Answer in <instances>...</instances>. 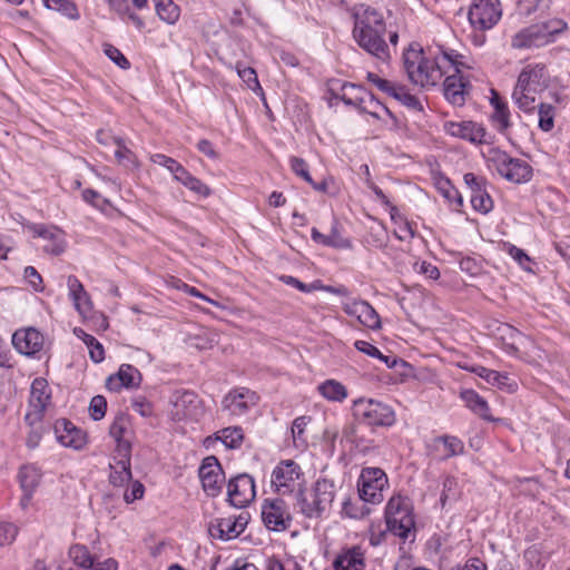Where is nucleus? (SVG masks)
<instances>
[{
    "label": "nucleus",
    "instance_id": "nucleus-1",
    "mask_svg": "<svg viewBox=\"0 0 570 570\" xmlns=\"http://www.w3.org/2000/svg\"><path fill=\"white\" fill-rule=\"evenodd\" d=\"M403 66L409 80L422 88L436 86L451 70L471 68L466 57L453 49L438 47L424 51L419 43H411L403 52Z\"/></svg>",
    "mask_w": 570,
    "mask_h": 570
},
{
    "label": "nucleus",
    "instance_id": "nucleus-2",
    "mask_svg": "<svg viewBox=\"0 0 570 570\" xmlns=\"http://www.w3.org/2000/svg\"><path fill=\"white\" fill-rule=\"evenodd\" d=\"M354 26L352 37L365 52L383 63H389L392 55L391 47L399 42L397 31H389L383 13L366 4L353 8Z\"/></svg>",
    "mask_w": 570,
    "mask_h": 570
},
{
    "label": "nucleus",
    "instance_id": "nucleus-3",
    "mask_svg": "<svg viewBox=\"0 0 570 570\" xmlns=\"http://www.w3.org/2000/svg\"><path fill=\"white\" fill-rule=\"evenodd\" d=\"M387 531L403 541L415 538V518L411 500L401 494L393 495L385 507Z\"/></svg>",
    "mask_w": 570,
    "mask_h": 570
},
{
    "label": "nucleus",
    "instance_id": "nucleus-4",
    "mask_svg": "<svg viewBox=\"0 0 570 570\" xmlns=\"http://www.w3.org/2000/svg\"><path fill=\"white\" fill-rule=\"evenodd\" d=\"M489 168H493L505 180L513 184H525L531 180L533 169L531 165L520 158H513L504 150L490 147L483 154Z\"/></svg>",
    "mask_w": 570,
    "mask_h": 570
},
{
    "label": "nucleus",
    "instance_id": "nucleus-5",
    "mask_svg": "<svg viewBox=\"0 0 570 570\" xmlns=\"http://www.w3.org/2000/svg\"><path fill=\"white\" fill-rule=\"evenodd\" d=\"M305 484L302 466L292 459L281 460L272 471L271 488L279 495H296Z\"/></svg>",
    "mask_w": 570,
    "mask_h": 570
},
{
    "label": "nucleus",
    "instance_id": "nucleus-6",
    "mask_svg": "<svg viewBox=\"0 0 570 570\" xmlns=\"http://www.w3.org/2000/svg\"><path fill=\"white\" fill-rule=\"evenodd\" d=\"M353 415L370 426H391L395 422V413L392 407L373 399L354 401Z\"/></svg>",
    "mask_w": 570,
    "mask_h": 570
},
{
    "label": "nucleus",
    "instance_id": "nucleus-7",
    "mask_svg": "<svg viewBox=\"0 0 570 570\" xmlns=\"http://www.w3.org/2000/svg\"><path fill=\"white\" fill-rule=\"evenodd\" d=\"M51 406V389L43 377H36L30 387L28 411L24 421L29 426L41 423L47 410Z\"/></svg>",
    "mask_w": 570,
    "mask_h": 570
},
{
    "label": "nucleus",
    "instance_id": "nucleus-8",
    "mask_svg": "<svg viewBox=\"0 0 570 570\" xmlns=\"http://www.w3.org/2000/svg\"><path fill=\"white\" fill-rule=\"evenodd\" d=\"M501 16L500 0H473L468 12L470 24L480 31L492 29Z\"/></svg>",
    "mask_w": 570,
    "mask_h": 570
},
{
    "label": "nucleus",
    "instance_id": "nucleus-9",
    "mask_svg": "<svg viewBox=\"0 0 570 570\" xmlns=\"http://www.w3.org/2000/svg\"><path fill=\"white\" fill-rule=\"evenodd\" d=\"M387 476L380 468H364L358 479V494L364 502L377 504L383 500Z\"/></svg>",
    "mask_w": 570,
    "mask_h": 570
},
{
    "label": "nucleus",
    "instance_id": "nucleus-10",
    "mask_svg": "<svg viewBox=\"0 0 570 570\" xmlns=\"http://www.w3.org/2000/svg\"><path fill=\"white\" fill-rule=\"evenodd\" d=\"M262 520L268 530L282 532L292 523V515L283 499H266L262 503Z\"/></svg>",
    "mask_w": 570,
    "mask_h": 570
},
{
    "label": "nucleus",
    "instance_id": "nucleus-11",
    "mask_svg": "<svg viewBox=\"0 0 570 570\" xmlns=\"http://www.w3.org/2000/svg\"><path fill=\"white\" fill-rule=\"evenodd\" d=\"M443 128L449 136L468 140L474 145L492 144V135L483 125L475 121H445Z\"/></svg>",
    "mask_w": 570,
    "mask_h": 570
},
{
    "label": "nucleus",
    "instance_id": "nucleus-12",
    "mask_svg": "<svg viewBox=\"0 0 570 570\" xmlns=\"http://www.w3.org/2000/svg\"><path fill=\"white\" fill-rule=\"evenodd\" d=\"M259 397L255 391L245 386L232 389L222 400V410L232 416H242L254 407Z\"/></svg>",
    "mask_w": 570,
    "mask_h": 570
},
{
    "label": "nucleus",
    "instance_id": "nucleus-13",
    "mask_svg": "<svg viewBox=\"0 0 570 570\" xmlns=\"http://www.w3.org/2000/svg\"><path fill=\"white\" fill-rule=\"evenodd\" d=\"M198 475L208 497L215 498L222 492L225 473L216 456L209 455L203 460Z\"/></svg>",
    "mask_w": 570,
    "mask_h": 570
},
{
    "label": "nucleus",
    "instance_id": "nucleus-14",
    "mask_svg": "<svg viewBox=\"0 0 570 570\" xmlns=\"http://www.w3.org/2000/svg\"><path fill=\"white\" fill-rule=\"evenodd\" d=\"M228 502L235 508H245L256 495L254 479L246 473L230 479L227 484Z\"/></svg>",
    "mask_w": 570,
    "mask_h": 570
},
{
    "label": "nucleus",
    "instance_id": "nucleus-15",
    "mask_svg": "<svg viewBox=\"0 0 570 570\" xmlns=\"http://www.w3.org/2000/svg\"><path fill=\"white\" fill-rule=\"evenodd\" d=\"M463 180L471 194L472 208L481 214L490 213L493 209V200L487 189V179L483 176L466 173Z\"/></svg>",
    "mask_w": 570,
    "mask_h": 570
},
{
    "label": "nucleus",
    "instance_id": "nucleus-16",
    "mask_svg": "<svg viewBox=\"0 0 570 570\" xmlns=\"http://www.w3.org/2000/svg\"><path fill=\"white\" fill-rule=\"evenodd\" d=\"M250 519L248 512L243 511L239 514L228 515L226 518H220L215 521V523L210 524L209 532L212 537L218 538L220 540H232L242 534Z\"/></svg>",
    "mask_w": 570,
    "mask_h": 570
},
{
    "label": "nucleus",
    "instance_id": "nucleus-17",
    "mask_svg": "<svg viewBox=\"0 0 570 570\" xmlns=\"http://www.w3.org/2000/svg\"><path fill=\"white\" fill-rule=\"evenodd\" d=\"M200 400L194 391L176 390L170 396V415L175 421L193 417L197 414Z\"/></svg>",
    "mask_w": 570,
    "mask_h": 570
},
{
    "label": "nucleus",
    "instance_id": "nucleus-18",
    "mask_svg": "<svg viewBox=\"0 0 570 570\" xmlns=\"http://www.w3.org/2000/svg\"><path fill=\"white\" fill-rule=\"evenodd\" d=\"M366 549L362 544L343 546L336 553L332 567L334 570H365Z\"/></svg>",
    "mask_w": 570,
    "mask_h": 570
},
{
    "label": "nucleus",
    "instance_id": "nucleus-19",
    "mask_svg": "<svg viewBox=\"0 0 570 570\" xmlns=\"http://www.w3.org/2000/svg\"><path fill=\"white\" fill-rule=\"evenodd\" d=\"M343 311L352 317H355L360 324L370 328H381V318L374 307L362 299H347L342 303Z\"/></svg>",
    "mask_w": 570,
    "mask_h": 570
},
{
    "label": "nucleus",
    "instance_id": "nucleus-20",
    "mask_svg": "<svg viewBox=\"0 0 570 570\" xmlns=\"http://www.w3.org/2000/svg\"><path fill=\"white\" fill-rule=\"evenodd\" d=\"M57 441L65 448L81 450L87 444V434L67 419H59L53 425Z\"/></svg>",
    "mask_w": 570,
    "mask_h": 570
},
{
    "label": "nucleus",
    "instance_id": "nucleus-21",
    "mask_svg": "<svg viewBox=\"0 0 570 570\" xmlns=\"http://www.w3.org/2000/svg\"><path fill=\"white\" fill-rule=\"evenodd\" d=\"M45 337L36 328L18 330L12 335V345L23 355L35 356L43 348Z\"/></svg>",
    "mask_w": 570,
    "mask_h": 570
},
{
    "label": "nucleus",
    "instance_id": "nucleus-22",
    "mask_svg": "<svg viewBox=\"0 0 570 570\" xmlns=\"http://www.w3.org/2000/svg\"><path fill=\"white\" fill-rule=\"evenodd\" d=\"M464 68L459 72L451 70L446 73L443 81V92L445 99L453 106H463L465 102L466 87L469 81L462 76Z\"/></svg>",
    "mask_w": 570,
    "mask_h": 570
},
{
    "label": "nucleus",
    "instance_id": "nucleus-23",
    "mask_svg": "<svg viewBox=\"0 0 570 570\" xmlns=\"http://www.w3.org/2000/svg\"><path fill=\"white\" fill-rule=\"evenodd\" d=\"M31 230L35 236L46 240L43 250L51 255H60L66 249V240L63 232L53 226H45L36 224L31 226Z\"/></svg>",
    "mask_w": 570,
    "mask_h": 570
},
{
    "label": "nucleus",
    "instance_id": "nucleus-24",
    "mask_svg": "<svg viewBox=\"0 0 570 570\" xmlns=\"http://www.w3.org/2000/svg\"><path fill=\"white\" fill-rule=\"evenodd\" d=\"M494 336L501 342V347L510 355H518L520 347L529 341L528 336L507 323L497 326Z\"/></svg>",
    "mask_w": 570,
    "mask_h": 570
},
{
    "label": "nucleus",
    "instance_id": "nucleus-25",
    "mask_svg": "<svg viewBox=\"0 0 570 570\" xmlns=\"http://www.w3.org/2000/svg\"><path fill=\"white\" fill-rule=\"evenodd\" d=\"M546 68L541 65H528L519 73L514 87L523 89L527 92L538 94L544 85Z\"/></svg>",
    "mask_w": 570,
    "mask_h": 570
},
{
    "label": "nucleus",
    "instance_id": "nucleus-26",
    "mask_svg": "<svg viewBox=\"0 0 570 570\" xmlns=\"http://www.w3.org/2000/svg\"><path fill=\"white\" fill-rule=\"evenodd\" d=\"M141 382L140 372L130 364L120 365L115 375H110L107 380V387L110 391L118 392L122 387H136Z\"/></svg>",
    "mask_w": 570,
    "mask_h": 570
},
{
    "label": "nucleus",
    "instance_id": "nucleus-27",
    "mask_svg": "<svg viewBox=\"0 0 570 570\" xmlns=\"http://www.w3.org/2000/svg\"><path fill=\"white\" fill-rule=\"evenodd\" d=\"M490 104L493 107V112L490 120L493 127L501 134H505L512 126L511 112L508 104L499 96L495 90H492Z\"/></svg>",
    "mask_w": 570,
    "mask_h": 570
},
{
    "label": "nucleus",
    "instance_id": "nucleus-28",
    "mask_svg": "<svg viewBox=\"0 0 570 570\" xmlns=\"http://www.w3.org/2000/svg\"><path fill=\"white\" fill-rule=\"evenodd\" d=\"M547 46L538 23L528 26L518 31L511 39L514 49H531Z\"/></svg>",
    "mask_w": 570,
    "mask_h": 570
},
{
    "label": "nucleus",
    "instance_id": "nucleus-29",
    "mask_svg": "<svg viewBox=\"0 0 570 570\" xmlns=\"http://www.w3.org/2000/svg\"><path fill=\"white\" fill-rule=\"evenodd\" d=\"M67 287L70 299L73 302L75 308L80 314H88L92 309V302L86 292L82 283L75 276L69 275L67 278Z\"/></svg>",
    "mask_w": 570,
    "mask_h": 570
},
{
    "label": "nucleus",
    "instance_id": "nucleus-30",
    "mask_svg": "<svg viewBox=\"0 0 570 570\" xmlns=\"http://www.w3.org/2000/svg\"><path fill=\"white\" fill-rule=\"evenodd\" d=\"M433 450L440 454L441 460L461 455L464 452V443L454 435H440L433 439Z\"/></svg>",
    "mask_w": 570,
    "mask_h": 570
},
{
    "label": "nucleus",
    "instance_id": "nucleus-31",
    "mask_svg": "<svg viewBox=\"0 0 570 570\" xmlns=\"http://www.w3.org/2000/svg\"><path fill=\"white\" fill-rule=\"evenodd\" d=\"M42 472L36 464H24L20 468L18 479L22 491L26 493V499L31 500L35 491L40 484Z\"/></svg>",
    "mask_w": 570,
    "mask_h": 570
},
{
    "label": "nucleus",
    "instance_id": "nucleus-32",
    "mask_svg": "<svg viewBox=\"0 0 570 570\" xmlns=\"http://www.w3.org/2000/svg\"><path fill=\"white\" fill-rule=\"evenodd\" d=\"M461 400L464 402V405L472 411L475 415L481 419L493 422L494 417L490 413V406L484 397H482L474 390H463L460 393Z\"/></svg>",
    "mask_w": 570,
    "mask_h": 570
},
{
    "label": "nucleus",
    "instance_id": "nucleus-33",
    "mask_svg": "<svg viewBox=\"0 0 570 570\" xmlns=\"http://www.w3.org/2000/svg\"><path fill=\"white\" fill-rule=\"evenodd\" d=\"M296 507L308 519L322 518L326 512L313 492L306 494L305 487L295 495Z\"/></svg>",
    "mask_w": 570,
    "mask_h": 570
},
{
    "label": "nucleus",
    "instance_id": "nucleus-34",
    "mask_svg": "<svg viewBox=\"0 0 570 570\" xmlns=\"http://www.w3.org/2000/svg\"><path fill=\"white\" fill-rule=\"evenodd\" d=\"M314 497L321 502L325 512H327L335 499L336 485L328 478H318L312 487Z\"/></svg>",
    "mask_w": 570,
    "mask_h": 570
},
{
    "label": "nucleus",
    "instance_id": "nucleus-35",
    "mask_svg": "<svg viewBox=\"0 0 570 570\" xmlns=\"http://www.w3.org/2000/svg\"><path fill=\"white\" fill-rule=\"evenodd\" d=\"M318 393L331 402H343L347 396V389L338 381L328 379L317 386Z\"/></svg>",
    "mask_w": 570,
    "mask_h": 570
},
{
    "label": "nucleus",
    "instance_id": "nucleus-36",
    "mask_svg": "<svg viewBox=\"0 0 570 570\" xmlns=\"http://www.w3.org/2000/svg\"><path fill=\"white\" fill-rule=\"evenodd\" d=\"M73 334L86 344L89 356L94 363H100L105 360L104 346L95 336L88 334L80 327H75Z\"/></svg>",
    "mask_w": 570,
    "mask_h": 570
},
{
    "label": "nucleus",
    "instance_id": "nucleus-37",
    "mask_svg": "<svg viewBox=\"0 0 570 570\" xmlns=\"http://www.w3.org/2000/svg\"><path fill=\"white\" fill-rule=\"evenodd\" d=\"M543 40L546 45L556 41L557 37L563 33L568 29V24L564 20L559 18H552L547 21L538 22Z\"/></svg>",
    "mask_w": 570,
    "mask_h": 570
},
{
    "label": "nucleus",
    "instance_id": "nucleus-38",
    "mask_svg": "<svg viewBox=\"0 0 570 570\" xmlns=\"http://www.w3.org/2000/svg\"><path fill=\"white\" fill-rule=\"evenodd\" d=\"M155 10L160 20L175 24L180 17V8L173 0H154Z\"/></svg>",
    "mask_w": 570,
    "mask_h": 570
},
{
    "label": "nucleus",
    "instance_id": "nucleus-39",
    "mask_svg": "<svg viewBox=\"0 0 570 570\" xmlns=\"http://www.w3.org/2000/svg\"><path fill=\"white\" fill-rule=\"evenodd\" d=\"M216 439L228 449H239L244 441V431L240 426L224 428L216 433Z\"/></svg>",
    "mask_w": 570,
    "mask_h": 570
},
{
    "label": "nucleus",
    "instance_id": "nucleus-40",
    "mask_svg": "<svg viewBox=\"0 0 570 570\" xmlns=\"http://www.w3.org/2000/svg\"><path fill=\"white\" fill-rule=\"evenodd\" d=\"M472 373L476 374L479 377L485 380L488 383L503 387L509 385L510 377L505 373H501L491 368H487L484 366L478 365L469 368Z\"/></svg>",
    "mask_w": 570,
    "mask_h": 570
},
{
    "label": "nucleus",
    "instance_id": "nucleus-41",
    "mask_svg": "<svg viewBox=\"0 0 570 570\" xmlns=\"http://www.w3.org/2000/svg\"><path fill=\"white\" fill-rule=\"evenodd\" d=\"M362 100V105L358 107L361 112L368 114L376 119H381L383 114L393 117L390 109L379 101L373 95L368 94V96L363 97Z\"/></svg>",
    "mask_w": 570,
    "mask_h": 570
},
{
    "label": "nucleus",
    "instance_id": "nucleus-42",
    "mask_svg": "<svg viewBox=\"0 0 570 570\" xmlns=\"http://www.w3.org/2000/svg\"><path fill=\"white\" fill-rule=\"evenodd\" d=\"M365 503L360 495L354 500L345 499L342 504V514L350 519H363L370 514Z\"/></svg>",
    "mask_w": 570,
    "mask_h": 570
},
{
    "label": "nucleus",
    "instance_id": "nucleus-43",
    "mask_svg": "<svg viewBox=\"0 0 570 570\" xmlns=\"http://www.w3.org/2000/svg\"><path fill=\"white\" fill-rule=\"evenodd\" d=\"M177 181L203 198H207L212 194V189L200 179L191 175L187 169L184 170Z\"/></svg>",
    "mask_w": 570,
    "mask_h": 570
},
{
    "label": "nucleus",
    "instance_id": "nucleus-44",
    "mask_svg": "<svg viewBox=\"0 0 570 570\" xmlns=\"http://www.w3.org/2000/svg\"><path fill=\"white\" fill-rule=\"evenodd\" d=\"M391 97L400 101L405 107L412 110H422V105L419 98L412 95L404 86L395 83L391 94Z\"/></svg>",
    "mask_w": 570,
    "mask_h": 570
},
{
    "label": "nucleus",
    "instance_id": "nucleus-45",
    "mask_svg": "<svg viewBox=\"0 0 570 570\" xmlns=\"http://www.w3.org/2000/svg\"><path fill=\"white\" fill-rule=\"evenodd\" d=\"M131 463H125L115 460V464H110L111 473L109 475L110 483L115 487H122L131 480Z\"/></svg>",
    "mask_w": 570,
    "mask_h": 570
},
{
    "label": "nucleus",
    "instance_id": "nucleus-46",
    "mask_svg": "<svg viewBox=\"0 0 570 570\" xmlns=\"http://www.w3.org/2000/svg\"><path fill=\"white\" fill-rule=\"evenodd\" d=\"M552 0H519L518 11L522 16L543 14L551 8Z\"/></svg>",
    "mask_w": 570,
    "mask_h": 570
},
{
    "label": "nucleus",
    "instance_id": "nucleus-47",
    "mask_svg": "<svg viewBox=\"0 0 570 570\" xmlns=\"http://www.w3.org/2000/svg\"><path fill=\"white\" fill-rule=\"evenodd\" d=\"M69 557L72 562L83 569H90L94 566L95 556L90 553L83 544H73L69 549Z\"/></svg>",
    "mask_w": 570,
    "mask_h": 570
},
{
    "label": "nucleus",
    "instance_id": "nucleus-48",
    "mask_svg": "<svg viewBox=\"0 0 570 570\" xmlns=\"http://www.w3.org/2000/svg\"><path fill=\"white\" fill-rule=\"evenodd\" d=\"M46 8L58 11L70 20H78L80 18L78 7L71 0H49Z\"/></svg>",
    "mask_w": 570,
    "mask_h": 570
},
{
    "label": "nucleus",
    "instance_id": "nucleus-49",
    "mask_svg": "<svg viewBox=\"0 0 570 570\" xmlns=\"http://www.w3.org/2000/svg\"><path fill=\"white\" fill-rule=\"evenodd\" d=\"M535 92H527L523 89L514 87L512 91V100L520 110L531 112L535 109Z\"/></svg>",
    "mask_w": 570,
    "mask_h": 570
},
{
    "label": "nucleus",
    "instance_id": "nucleus-50",
    "mask_svg": "<svg viewBox=\"0 0 570 570\" xmlns=\"http://www.w3.org/2000/svg\"><path fill=\"white\" fill-rule=\"evenodd\" d=\"M345 92L342 94L341 100L346 105L354 108L360 107L362 105V99L365 96H368V92H366L361 86H356L354 83L347 82V86L345 87Z\"/></svg>",
    "mask_w": 570,
    "mask_h": 570
},
{
    "label": "nucleus",
    "instance_id": "nucleus-51",
    "mask_svg": "<svg viewBox=\"0 0 570 570\" xmlns=\"http://www.w3.org/2000/svg\"><path fill=\"white\" fill-rule=\"evenodd\" d=\"M131 434L129 419L124 415H117L109 428V435L116 441L127 439Z\"/></svg>",
    "mask_w": 570,
    "mask_h": 570
},
{
    "label": "nucleus",
    "instance_id": "nucleus-52",
    "mask_svg": "<svg viewBox=\"0 0 570 570\" xmlns=\"http://www.w3.org/2000/svg\"><path fill=\"white\" fill-rule=\"evenodd\" d=\"M539 128L549 132L554 127L556 108L550 104H540L538 106Z\"/></svg>",
    "mask_w": 570,
    "mask_h": 570
},
{
    "label": "nucleus",
    "instance_id": "nucleus-53",
    "mask_svg": "<svg viewBox=\"0 0 570 570\" xmlns=\"http://www.w3.org/2000/svg\"><path fill=\"white\" fill-rule=\"evenodd\" d=\"M460 497L459 482L454 476L448 475L443 481L440 502L444 507L448 502H454Z\"/></svg>",
    "mask_w": 570,
    "mask_h": 570
},
{
    "label": "nucleus",
    "instance_id": "nucleus-54",
    "mask_svg": "<svg viewBox=\"0 0 570 570\" xmlns=\"http://www.w3.org/2000/svg\"><path fill=\"white\" fill-rule=\"evenodd\" d=\"M150 161L168 169L174 175V178L176 180H178V178L181 176V174L186 169L177 160H175L174 158L168 157L164 154H153L150 156Z\"/></svg>",
    "mask_w": 570,
    "mask_h": 570
},
{
    "label": "nucleus",
    "instance_id": "nucleus-55",
    "mask_svg": "<svg viewBox=\"0 0 570 570\" xmlns=\"http://www.w3.org/2000/svg\"><path fill=\"white\" fill-rule=\"evenodd\" d=\"M311 416L302 415L296 417L292 423V435L296 448L305 446L307 441L304 436L305 429L311 422Z\"/></svg>",
    "mask_w": 570,
    "mask_h": 570
},
{
    "label": "nucleus",
    "instance_id": "nucleus-56",
    "mask_svg": "<svg viewBox=\"0 0 570 570\" xmlns=\"http://www.w3.org/2000/svg\"><path fill=\"white\" fill-rule=\"evenodd\" d=\"M436 187L439 191L444 196V198H446L450 203L455 202L459 206L463 205V199L460 193L448 178H440L436 181Z\"/></svg>",
    "mask_w": 570,
    "mask_h": 570
},
{
    "label": "nucleus",
    "instance_id": "nucleus-57",
    "mask_svg": "<svg viewBox=\"0 0 570 570\" xmlns=\"http://www.w3.org/2000/svg\"><path fill=\"white\" fill-rule=\"evenodd\" d=\"M505 248L508 254L519 264V266L525 271L531 272L532 259L530 256L521 248L517 247L513 244H505Z\"/></svg>",
    "mask_w": 570,
    "mask_h": 570
},
{
    "label": "nucleus",
    "instance_id": "nucleus-58",
    "mask_svg": "<svg viewBox=\"0 0 570 570\" xmlns=\"http://www.w3.org/2000/svg\"><path fill=\"white\" fill-rule=\"evenodd\" d=\"M82 199L101 212H105L107 207L110 206L107 198L102 197L98 191L91 188H87L82 191Z\"/></svg>",
    "mask_w": 570,
    "mask_h": 570
},
{
    "label": "nucleus",
    "instance_id": "nucleus-59",
    "mask_svg": "<svg viewBox=\"0 0 570 570\" xmlns=\"http://www.w3.org/2000/svg\"><path fill=\"white\" fill-rule=\"evenodd\" d=\"M331 240V247L338 249H346L352 247V243L350 239L343 237L340 230V224L334 220L331 227V233L328 234Z\"/></svg>",
    "mask_w": 570,
    "mask_h": 570
},
{
    "label": "nucleus",
    "instance_id": "nucleus-60",
    "mask_svg": "<svg viewBox=\"0 0 570 570\" xmlns=\"http://www.w3.org/2000/svg\"><path fill=\"white\" fill-rule=\"evenodd\" d=\"M289 166L291 169L295 173V175L304 179L307 184H313V178L308 171V165L303 158L292 156L289 158Z\"/></svg>",
    "mask_w": 570,
    "mask_h": 570
},
{
    "label": "nucleus",
    "instance_id": "nucleus-61",
    "mask_svg": "<svg viewBox=\"0 0 570 570\" xmlns=\"http://www.w3.org/2000/svg\"><path fill=\"white\" fill-rule=\"evenodd\" d=\"M104 52L105 55L115 62L119 68L127 70L130 68L129 60L122 55V52L116 48L112 45H105L104 46Z\"/></svg>",
    "mask_w": 570,
    "mask_h": 570
},
{
    "label": "nucleus",
    "instance_id": "nucleus-62",
    "mask_svg": "<svg viewBox=\"0 0 570 570\" xmlns=\"http://www.w3.org/2000/svg\"><path fill=\"white\" fill-rule=\"evenodd\" d=\"M107 401L102 395H96L89 404V414L94 421H99L106 415Z\"/></svg>",
    "mask_w": 570,
    "mask_h": 570
},
{
    "label": "nucleus",
    "instance_id": "nucleus-63",
    "mask_svg": "<svg viewBox=\"0 0 570 570\" xmlns=\"http://www.w3.org/2000/svg\"><path fill=\"white\" fill-rule=\"evenodd\" d=\"M116 455L115 460L121 461L125 463H130L131 461V441L130 438L116 440Z\"/></svg>",
    "mask_w": 570,
    "mask_h": 570
},
{
    "label": "nucleus",
    "instance_id": "nucleus-64",
    "mask_svg": "<svg viewBox=\"0 0 570 570\" xmlns=\"http://www.w3.org/2000/svg\"><path fill=\"white\" fill-rule=\"evenodd\" d=\"M131 407L144 417H149L154 413L153 403L142 395L132 399Z\"/></svg>",
    "mask_w": 570,
    "mask_h": 570
}]
</instances>
